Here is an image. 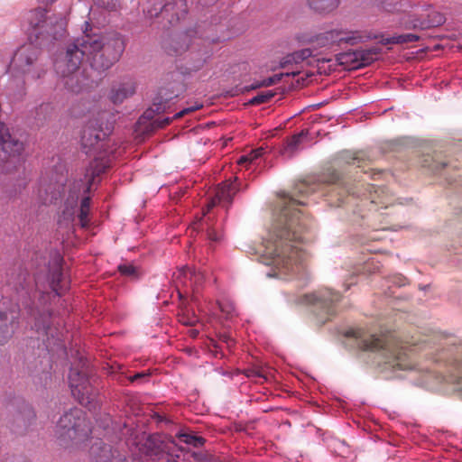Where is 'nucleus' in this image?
<instances>
[{
    "label": "nucleus",
    "instance_id": "nucleus-1",
    "mask_svg": "<svg viewBox=\"0 0 462 462\" xmlns=\"http://www.w3.org/2000/svg\"><path fill=\"white\" fill-rule=\"evenodd\" d=\"M297 213L286 208L282 217L285 226H276L263 242L260 249L261 261L265 265L273 267L274 273L269 276L283 277L300 270L302 254L298 245L300 236L291 234Z\"/></svg>",
    "mask_w": 462,
    "mask_h": 462
},
{
    "label": "nucleus",
    "instance_id": "nucleus-2",
    "mask_svg": "<svg viewBox=\"0 0 462 462\" xmlns=\"http://www.w3.org/2000/svg\"><path fill=\"white\" fill-rule=\"evenodd\" d=\"M27 21L29 23L28 42L17 49L11 61L13 69L23 78L22 90L27 81L38 79L44 73L37 63L40 48L49 41L56 39L58 32L52 27L51 19L46 17L44 9L30 11Z\"/></svg>",
    "mask_w": 462,
    "mask_h": 462
},
{
    "label": "nucleus",
    "instance_id": "nucleus-3",
    "mask_svg": "<svg viewBox=\"0 0 462 462\" xmlns=\"http://www.w3.org/2000/svg\"><path fill=\"white\" fill-rule=\"evenodd\" d=\"M102 47L103 34L93 32L90 23L86 22L83 34L68 48L65 58L55 63L57 72L65 79V86L72 92H79L83 88L80 84L84 77L79 71L83 60L98 69L96 60L102 57Z\"/></svg>",
    "mask_w": 462,
    "mask_h": 462
},
{
    "label": "nucleus",
    "instance_id": "nucleus-4",
    "mask_svg": "<svg viewBox=\"0 0 462 462\" xmlns=\"http://www.w3.org/2000/svg\"><path fill=\"white\" fill-rule=\"evenodd\" d=\"M352 335L356 338H360L358 342L359 347L364 350H378L380 348L386 347L388 353L393 358L392 366H398L400 369L405 370L411 368L410 363L405 359L407 356L406 349H410L411 352L415 351L417 343L408 341H398L393 338H381L374 335L369 337H362L361 331H353Z\"/></svg>",
    "mask_w": 462,
    "mask_h": 462
},
{
    "label": "nucleus",
    "instance_id": "nucleus-5",
    "mask_svg": "<svg viewBox=\"0 0 462 462\" xmlns=\"http://www.w3.org/2000/svg\"><path fill=\"white\" fill-rule=\"evenodd\" d=\"M55 433L60 439H69L78 444L88 439L91 433V429L85 412L80 409L75 408L60 418L56 425Z\"/></svg>",
    "mask_w": 462,
    "mask_h": 462
},
{
    "label": "nucleus",
    "instance_id": "nucleus-6",
    "mask_svg": "<svg viewBox=\"0 0 462 462\" xmlns=\"http://www.w3.org/2000/svg\"><path fill=\"white\" fill-rule=\"evenodd\" d=\"M126 46L125 36L118 32L103 35L102 57L96 60L97 69H107L116 62Z\"/></svg>",
    "mask_w": 462,
    "mask_h": 462
},
{
    "label": "nucleus",
    "instance_id": "nucleus-7",
    "mask_svg": "<svg viewBox=\"0 0 462 462\" xmlns=\"http://www.w3.org/2000/svg\"><path fill=\"white\" fill-rule=\"evenodd\" d=\"M69 383L72 395L80 404L88 406L92 402L90 383L82 372L71 368L69 374Z\"/></svg>",
    "mask_w": 462,
    "mask_h": 462
},
{
    "label": "nucleus",
    "instance_id": "nucleus-8",
    "mask_svg": "<svg viewBox=\"0 0 462 462\" xmlns=\"http://www.w3.org/2000/svg\"><path fill=\"white\" fill-rule=\"evenodd\" d=\"M106 135V133L97 120L89 121L84 127L81 135V143L87 149L86 152L88 153L96 148H103L102 143Z\"/></svg>",
    "mask_w": 462,
    "mask_h": 462
},
{
    "label": "nucleus",
    "instance_id": "nucleus-9",
    "mask_svg": "<svg viewBox=\"0 0 462 462\" xmlns=\"http://www.w3.org/2000/svg\"><path fill=\"white\" fill-rule=\"evenodd\" d=\"M173 277L179 291V286L181 285L186 289L190 288L193 291H198L205 280L204 273L187 266L179 269L174 273Z\"/></svg>",
    "mask_w": 462,
    "mask_h": 462
},
{
    "label": "nucleus",
    "instance_id": "nucleus-10",
    "mask_svg": "<svg viewBox=\"0 0 462 462\" xmlns=\"http://www.w3.org/2000/svg\"><path fill=\"white\" fill-rule=\"evenodd\" d=\"M17 306L3 310L0 306V345L5 344L13 336L17 319Z\"/></svg>",
    "mask_w": 462,
    "mask_h": 462
},
{
    "label": "nucleus",
    "instance_id": "nucleus-11",
    "mask_svg": "<svg viewBox=\"0 0 462 462\" xmlns=\"http://www.w3.org/2000/svg\"><path fill=\"white\" fill-rule=\"evenodd\" d=\"M0 147L13 160L18 158L23 151V143L14 138L5 125L0 122Z\"/></svg>",
    "mask_w": 462,
    "mask_h": 462
},
{
    "label": "nucleus",
    "instance_id": "nucleus-12",
    "mask_svg": "<svg viewBox=\"0 0 462 462\" xmlns=\"http://www.w3.org/2000/svg\"><path fill=\"white\" fill-rule=\"evenodd\" d=\"M377 54L378 53L373 49L356 50L353 52L342 54L339 58V60L341 63L351 60L354 62L352 69H357L372 63L374 60L377 59Z\"/></svg>",
    "mask_w": 462,
    "mask_h": 462
},
{
    "label": "nucleus",
    "instance_id": "nucleus-13",
    "mask_svg": "<svg viewBox=\"0 0 462 462\" xmlns=\"http://www.w3.org/2000/svg\"><path fill=\"white\" fill-rule=\"evenodd\" d=\"M236 178L234 181H225L216 190L214 198L208 204V211L210 210L217 204L230 203L233 197L237 191V186L236 184Z\"/></svg>",
    "mask_w": 462,
    "mask_h": 462
},
{
    "label": "nucleus",
    "instance_id": "nucleus-14",
    "mask_svg": "<svg viewBox=\"0 0 462 462\" xmlns=\"http://www.w3.org/2000/svg\"><path fill=\"white\" fill-rule=\"evenodd\" d=\"M365 38V36L359 32L332 30L325 32V39L330 43L346 42L353 45L362 42Z\"/></svg>",
    "mask_w": 462,
    "mask_h": 462
},
{
    "label": "nucleus",
    "instance_id": "nucleus-15",
    "mask_svg": "<svg viewBox=\"0 0 462 462\" xmlns=\"http://www.w3.org/2000/svg\"><path fill=\"white\" fill-rule=\"evenodd\" d=\"M173 13L170 23H173L179 22L187 14V5L185 0H176L173 3H168L162 7H160V14L162 16H167Z\"/></svg>",
    "mask_w": 462,
    "mask_h": 462
},
{
    "label": "nucleus",
    "instance_id": "nucleus-16",
    "mask_svg": "<svg viewBox=\"0 0 462 462\" xmlns=\"http://www.w3.org/2000/svg\"><path fill=\"white\" fill-rule=\"evenodd\" d=\"M312 55V51L310 49H302L297 51H294L291 54L285 56L280 63V66L283 69L288 68L289 66H295V69H288V70H299L300 64L305 61L308 58Z\"/></svg>",
    "mask_w": 462,
    "mask_h": 462
},
{
    "label": "nucleus",
    "instance_id": "nucleus-17",
    "mask_svg": "<svg viewBox=\"0 0 462 462\" xmlns=\"http://www.w3.org/2000/svg\"><path fill=\"white\" fill-rule=\"evenodd\" d=\"M135 92V84L132 80H127L113 88L110 92V99L114 104H120L125 99L133 96Z\"/></svg>",
    "mask_w": 462,
    "mask_h": 462
},
{
    "label": "nucleus",
    "instance_id": "nucleus-18",
    "mask_svg": "<svg viewBox=\"0 0 462 462\" xmlns=\"http://www.w3.org/2000/svg\"><path fill=\"white\" fill-rule=\"evenodd\" d=\"M305 299L307 303L320 304L322 307H326L328 302H334L338 300L339 295L337 292H332L328 289H324L310 294H307Z\"/></svg>",
    "mask_w": 462,
    "mask_h": 462
},
{
    "label": "nucleus",
    "instance_id": "nucleus-19",
    "mask_svg": "<svg viewBox=\"0 0 462 462\" xmlns=\"http://www.w3.org/2000/svg\"><path fill=\"white\" fill-rule=\"evenodd\" d=\"M310 8L318 12H328L336 8L338 0H308Z\"/></svg>",
    "mask_w": 462,
    "mask_h": 462
},
{
    "label": "nucleus",
    "instance_id": "nucleus-20",
    "mask_svg": "<svg viewBox=\"0 0 462 462\" xmlns=\"http://www.w3.org/2000/svg\"><path fill=\"white\" fill-rule=\"evenodd\" d=\"M299 74H300L299 70H287L284 73L276 74L273 77H269V78L262 80L261 82H257V83H255V85L253 88H261V87H270V86H273V85L276 84L277 82H279L284 76L294 77Z\"/></svg>",
    "mask_w": 462,
    "mask_h": 462
},
{
    "label": "nucleus",
    "instance_id": "nucleus-21",
    "mask_svg": "<svg viewBox=\"0 0 462 462\" xmlns=\"http://www.w3.org/2000/svg\"><path fill=\"white\" fill-rule=\"evenodd\" d=\"M111 452L110 448L99 439H96L93 443L90 453L95 457L97 460H102L105 457H108V454Z\"/></svg>",
    "mask_w": 462,
    "mask_h": 462
},
{
    "label": "nucleus",
    "instance_id": "nucleus-22",
    "mask_svg": "<svg viewBox=\"0 0 462 462\" xmlns=\"http://www.w3.org/2000/svg\"><path fill=\"white\" fill-rule=\"evenodd\" d=\"M452 365L457 373L452 382L457 385L458 390H462V353L452 361Z\"/></svg>",
    "mask_w": 462,
    "mask_h": 462
},
{
    "label": "nucleus",
    "instance_id": "nucleus-23",
    "mask_svg": "<svg viewBox=\"0 0 462 462\" xmlns=\"http://www.w3.org/2000/svg\"><path fill=\"white\" fill-rule=\"evenodd\" d=\"M50 189H51L50 186L48 188L45 186L44 187L41 186V188L39 189V194H38L39 199L44 204L51 203L53 200H56L60 196V190L57 193L51 191V194H49Z\"/></svg>",
    "mask_w": 462,
    "mask_h": 462
},
{
    "label": "nucleus",
    "instance_id": "nucleus-24",
    "mask_svg": "<svg viewBox=\"0 0 462 462\" xmlns=\"http://www.w3.org/2000/svg\"><path fill=\"white\" fill-rule=\"evenodd\" d=\"M89 208H90V199L88 197L84 198L81 200L80 210H79V215L80 225L83 227L86 226L88 223V213H89Z\"/></svg>",
    "mask_w": 462,
    "mask_h": 462
},
{
    "label": "nucleus",
    "instance_id": "nucleus-25",
    "mask_svg": "<svg viewBox=\"0 0 462 462\" xmlns=\"http://www.w3.org/2000/svg\"><path fill=\"white\" fill-rule=\"evenodd\" d=\"M177 437L180 442H183L188 445L194 446V447L202 446L204 443V439L201 437L191 435L189 433H179L177 435Z\"/></svg>",
    "mask_w": 462,
    "mask_h": 462
},
{
    "label": "nucleus",
    "instance_id": "nucleus-26",
    "mask_svg": "<svg viewBox=\"0 0 462 462\" xmlns=\"http://www.w3.org/2000/svg\"><path fill=\"white\" fill-rule=\"evenodd\" d=\"M307 133L302 131L299 134L293 135L291 139L288 142L286 147L284 148V153H293L299 144L301 143L302 139L306 136Z\"/></svg>",
    "mask_w": 462,
    "mask_h": 462
},
{
    "label": "nucleus",
    "instance_id": "nucleus-27",
    "mask_svg": "<svg viewBox=\"0 0 462 462\" xmlns=\"http://www.w3.org/2000/svg\"><path fill=\"white\" fill-rule=\"evenodd\" d=\"M408 5L404 0H386L383 4V8L387 12H399L404 10L403 7Z\"/></svg>",
    "mask_w": 462,
    "mask_h": 462
},
{
    "label": "nucleus",
    "instance_id": "nucleus-28",
    "mask_svg": "<svg viewBox=\"0 0 462 462\" xmlns=\"http://www.w3.org/2000/svg\"><path fill=\"white\" fill-rule=\"evenodd\" d=\"M263 154V149L258 148L251 151L248 154L243 155L237 161L239 165H244L247 162L252 163L256 159L260 158Z\"/></svg>",
    "mask_w": 462,
    "mask_h": 462
},
{
    "label": "nucleus",
    "instance_id": "nucleus-29",
    "mask_svg": "<svg viewBox=\"0 0 462 462\" xmlns=\"http://www.w3.org/2000/svg\"><path fill=\"white\" fill-rule=\"evenodd\" d=\"M419 40V36L413 33H405L397 36H393L390 39H387V43H404V42H411Z\"/></svg>",
    "mask_w": 462,
    "mask_h": 462
},
{
    "label": "nucleus",
    "instance_id": "nucleus-30",
    "mask_svg": "<svg viewBox=\"0 0 462 462\" xmlns=\"http://www.w3.org/2000/svg\"><path fill=\"white\" fill-rule=\"evenodd\" d=\"M179 321L186 326H194L199 321V319L194 314L189 315L185 311H181L179 314Z\"/></svg>",
    "mask_w": 462,
    "mask_h": 462
},
{
    "label": "nucleus",
    "instance_id": "nucleus-31",
    "mask_svg": "<svg viewBox=\"0 0 462 462\" xmlns=\"http://www.w3.org/2000/svg\"><path fill=\"white\" fill-rule=\"evenodd\" d=\"M61 275L62 274L59 267H57L51 274V287L58 295H60L59 283L60 282Z\"/></svg>",
    "mask_w": 462,
    "mask_h": 462
},
{
    "label": "nucleus",
    "instance_id": "nucleus-32",
    "mask_svg": "<svg viewBox=\"0 0 462 462\" xmlns=\"http://www.w3.org/2000/svg\"><path fill=\"white\" fill-rule=\"evenodd\" d=\"M273 96H274V93L272 90H268L264 93H262V94H259V95L254 97L250 100V103L253 105L262 104V103L269 101L272 97H273Z\"/></svg>",
    "mask_w": 462,
    "mask_h": 462
},
{
    "label": "nucleus",
    "instance_id": "nucleus-33",
    "mask_svg": "<svg viewBox=\"0 0 462 462\" xmlns=\"http://www.w3.org/2000/svg\"><path fill=\"white\" fill-rule=\"evenodd\" d=\"M118 270L122 274L129 277H136L138 274L137 269L133 264H121Z\"/></svg>",
    "mask_w": 462,
    "mask_h": 462
},
{
    "label": "nucleus",
    "instance_id": "nucleus-34",
    "mask_svg": "<svg viewBox=\"0 0 462 462\" xmlns=\"http://www.w3.org/2000/svg\"><path fill=\"white\" fill-rule=\"evenodd\" d=\"M218 307L222 312L226 313L227 317H232L236 312L234 304L229 301L218 302Z\"/></svg>",
    "mask_w": 462,
    "mask_h": 462
},
{
    "label": "nucleus",
    "instance_id": "nucleus-35",
    "mask_svg": "<svg viewBox=\"0 0 462 462\" xmlns=\"http://www.w3.org/2000/svg\"><path fill=\"white\" fill-rule=\"evenodd\" d=\"M97 4L106 9H115L116 5V0H97Z\"/></svg>",
    "mask_w": 462,
    "mask_h": 462
},
{
    "label": "nucleus",
    "instance_id": "nucleus-36",
    "mask_svg": "<svg viewBox=\"0 0 462 462\" xmlns=\"http://www.w3.org/2000/svg\"><path fill=\"white\" fill-rule=\"evenodd\" d=\"M208 236L210 240L212 241H219L220 238H221V234L220 233H217V231L215 230V228L213 227H208Z\"/></svg>",
    "mask_w": 462,
    "mask_h": 462
},
{
    "label": "nucleus",
    "instance_id": "nucleus-37",
    "mask_svg": "<svg viewBox=\"0 0 462 462\" xmlns=\"http://www.w3.org/2000/svg\"><path fill=\"white\" fill-rule=\"evenodd\" d=\"M200 106H191V107H187V108H184L182 109L181 111L176 113L173 116V118H180L181 116H183L184 115H187L190 112H193L197 109H199Z\"/></svg>",
    "mask_w": 462,
    "mask_h": 462
},
{
    "label": "nucleus",
    "instance_id": "nucleus-38",
    "mask_svg": "<svg viewBox=\"0 0 462 462\" xmlns=\"http://www.w3.org/2000/svg\"><path fill=\"white\" fill-rule=\"evenodd\" d=\"M171 121V119L170 117H166L162 121H156V124L159 127H163V126L169 125Z\"/></svg>",
    "mask_w": 462,
    "mask_h": 462
},
{
    "label": "nucleus",
    "instance_id": "nucleus-39",
    "mask_svg": "<svg viewBox=\"0 0 462 462\" xmlns=\"http://www.w3.org/2000/svg\"><path fill=\"white\" fill-rule=\"evenodd\" d=\"M56 26L59 27L60 31H63L65 27V21L64 19H60L56 23Z\"/></svg>",
    "mask_w": 462,
    "mask_h": 462
},
{
    "label": "nucleus",
    "instance_id": "nucleus-40",
    "mask_svg": "<svg viewBox=\"0 0 462 462\" xmlns=\"http://www.w3.org/2000/svg\"><path fill=\"white\" fill-rule=\"evenodd\" d=\"M143 376H144V374H142V373H138V374H134V375L131 378V380H132V382H134V381H136L137 379L142 378V377H143Z\"/></svg>",
    "mask_w": 462,
    "mask_h": 462
},
{
    "label": "nucleus",
    "instance_id": "nucleus-41",
    "mask_svg": "<svg viewBox=\"0 0 462 462\" xmlns=\"http://www.w3.org/2000/svg\"><path fill=\"white\" fill-rule=\"evenodd\" d=\"M189 333H190V336H191V337H196V335L198 334V331H197V330H195V329H190V330H189Z\"/></svg>",
    "mask_w": 462,
    "mask_h": 462
},
{
    "label": "nucleus",
    "instance_id": "nucleus-42",
    "mask_svg": "<svg viewBox=\"0 0 462 462\" xmlns=\"http://www.w3.org/2000/svg\"><path fill=\"white\" fill-rule=\"evenodd\" d=\"M411 24L413 27H417L419 25V23L417 22H411ZM420 25H422V23H420Z\"/></svg>",
    "mask_w": 462,
    "mask_h": 462
},
{
    "label": "nucleus",
    "instance_id": "nucleus-43",
    "mask_svg": "<svg viewBox=\"0 0 462 462\" xmlns=\"http://www.w3.org/2000/svg\"><path fill=\"white\" fill-rule=\"evenodd\" d=\"M104 168H105V167H103L102 169L98 170V171H97V174H99L102 171H104Z\"/></svg>",
    "mask_w": 462,
    "mask_h": 462
}]
</instances>
